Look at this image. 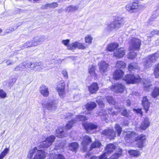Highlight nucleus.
<instances>
[{
	"label": "nucleus",
	"instance_id": "f257e3e1",
	"mask_svg": "<svg viewBox=\"0 0 159 159\" xmlns=\"http://www.w3.org/2000/svg\"><path fill=\"white\" fill-rule=\"evenodd\" d=\"M125 138L126 142L127 143H132L134 140L137 142L138 147L142 148L143 146L146 137L143 134L138 136L137 134L134 132H129L126 134Z\"/></svg>",
	"mask_w": 159,
	"mask_h": 159
},
{
	"label": "nucleus",
	"instance_id": "f03ea898",
	"mask_svg": "<svg viewBox=\"0 0 159 159\" xmlns=\"http://www.w3.org/2000/svg\"><path fill=\"white\" fill-rule=\"evenodd\" d=\"M124 80L128 84H137L141 80L144 90L148 91L150 90L149 88L151 86L150 83L145 80H141L139 75L135 76L133 74L126 75L124 77Z\"/></svg>",
	"mask_w": 159,
	"mask_h": 159
},
{
	"label": "nucleus",
	"instance_id": "7ed1b4c3",
	"mask_svg": "<svg viewBox=\"0 0 159 159\" xmlns=\"http://www.w3.org/2000/svg\"><path fill=\"white\" fill-rule=\"evenodd\" d=\"M116 148V147L112 144H109L106 147L105 152L99 157H96L92 155L91 154L88 153L85 156L86 158L89 159H108L107 155L112 153Z\"/></svg>",
	"mask_w": 159,
	"mask_h": 159
},
{
	"label": "nucleus",
	"instance_id": "20e7f679",
	"mask_svg": "<svg viewBox=\"0 0 159 159\" xmlns=\"http://www.w3.org/2000/svg\"><path fill=\"white\" fill-rule=\"evenodd\" d=\"M33 156V159H44L46 157V153L44 151L39 150L37 147H35L29 151L27 159H32Z\"/></svg>",
	"mask_w": 159,
	"mask_h": 159
},
{
	"label": "nucleus",
	"instance_id": "39448f33",
	"mask_svg": "<svg viewBox=\"0 0 159 159\" xmlns=\"http://www.w3.org/2000/svg\"><path fill=\"white\" fill-rule=\"evenodd\" d=\"M124 24L123 18L119 17H116L113 21L107 25V29L111 31L114 30H117Z\"/></svg>",
	"mask_w": 159,
	"mask_h": 159
},
{
	"label": "nucleus",
	"instance_id": "423d86ee",
	"mask_svg": "<svg viewBox=\"0 0 159 159\" xmlns=\"http://www.w3.org/2000/svg\"><path fill=\"white\" fill-rule=\"evenodd\" d=\"M129 49L138 51L140 49L141 41L138 39L130 37L129 39Z\"/></svg>",
	"mask_w": 159,
	"mask_h": 159
},
{
	"label": "nucleus",
	"instance_id": "0eeeda50",
	"mask_svg": "<svg viewBox=\"0 0 159 159\" xmlns=\"http://www.w3.org/2000/svg\"><path fill=\"white\" fill-rule=\"evenodd\" d=\"M144 7V5L133 2L129 3L126 6V9L130 13H132L138 11L143 9Z\"/></svg>",
	"mask_w": 159,
	"mask_h": 159
},
{
	"label": "nucleus",
	"instance_id": "6e6552de",
	"mask_svg": "<svg viewBox=\"0 0 159 159\" xmlns=\"http://www.w3.org/2000/svg\"><path fill=\"white\" fill-rule=\"evenodd\" d=\"M99 70L102 75L105 74L109 69V65L106 61H102L98 63Z\"/></svg>",
	"mask_w": 159,
	"mask_h": 159
},
{
	"label": "nucleus",
	"instance_id": "1a4fd4ad",
	"mask_svg": "<svg viewBox=\"0 0 159 159\" xmlns=\"http://www.w3.org/2000/svg\"><path fill=\"white\" fill-rule=\"evenodd\" d=\"M65 88V84L64 82H62L58 84L56 88L61 98H63L65 96L66 94Z\"/></svg>",
	"mask_w": 159,
	"mask_h": 159
},
{
	"label": "nucleus",
	"instance_id": "9d476101",
	"mask_svg": "<svg viewBox=\"0 0 159 159\" xmlns=\"http://www.w3.org/2000/svg\"><path fill=\"white\" fill-rule=\"evenodd\" d=\"M87 118L85 116L79 115L77 116L75 118V120L69 121L68 123L66 124V128L69 129H70L72 126L73 124L75 123L76 121H79L80 120H87Z\"/></svg>",
	"mask_w": 159,
	"mask_h": 159
},
{
	"label": "nucleus",
	"instance_id": "9b49d317",
	"mask_svg": "<svg viewBox=\"0 0 159 159\" xmlns=\"http://www.w3.org/2000/svg\"><path fill=\"white\" fill-rule=\"evenodd\" d=\"M87 46H85L83 43L78 42H75L70 44V45L67 47V49L73 50L76 48L79 49H84Z\"/></svg>",
	"mask_w": 159,
	"mask_h": 159
},
{
	"label": "nucleus",
	"instance_id": "f8f14e48",
	"mask_svg": "<svg viewBox=\"0 0 159 159\" xmlns=\"http://www.w3.org/2000/svg\"><path fill=\"white\" fill-rule=\"evenodd\" d=\"M83 138L82 145L83 146V149L84 151H86L87 150V148L89 144L92 142L91 138L87 135L84 136Z\"/></svg>",
	"mask_w": 159,
	"mask_h": 159
},
{
	"label": "nucleus",
	"instance_id": "ddd939ff",
	"mask_svg": "<svg viewBox=\"0 0 159 159\" xmlns=\"http://www.w3.org/2000/svg\"><path fill=\"white\" fill-rule=\"evenodd\" d=\"M125 89V86L120 83H117L113 85L111 88V89L116 92H122Z\"/></svg>",
	"mask_w": 159,
	"mask_h": 159
},
{
	"label": "nucleus",
	"instance_id": "4468645a",
	"mask_svg": "<svg viewBox=\"0 0 159 159\" xmlns=\"http://www.w3.org/2000/svg\"><path fill=\"white\" fill-rule=\"evenodd\" d=\"M124 106L121 105L116 106L115 104V107L119 110L122 115L128 117L129 116V111H127L126 109L123 108Z\"/></svg>",
	"mask_w": 159,
	"mask_h": 159
},
{
	"label": "nucleus",
	"instance_id": "2eb2a0df",
	"mask_svg": "<svg viewBox=\"0 0 159 159\" xmlns=\"http://www.w3.org/2000/svg\"><path fill=\"white\" fill-rule=\"evenodd\" d=\"M40 93L44 97H48L49 94L48 88L44 85H41L39 89Z\"/></svg>",
	"mask_w": 159,
	"mask_h": 159
},
{
	"label": "nucleus",
	"instance_id": "dca6fc26",
	"mask_svg": "<svg viewBox=\"0 0 159 159\" xmlns=\"http://www.w3.org/2000/svg\"><path fill=\"white\" fill-rule=\"evenodd\" d=\"M102 134L107 136L111 139H114L115 137V133L113 129H105L102 132Z\"/></svg>",
	"mask_w": 159,
	"mask_h": 159
},
{
	"label": "nucleus",
	"instance_id": "f3484780",
	"mask_svg": "<svg viewBox=\"0 0 159 159\" xmlns=\"http://www.w3.org/2000/svg\"><path fill=\"white\" fill-rule=\"evenodd\" d=\"M125 51L124 48H120L116 50L114 53V55L116 57L122 58L125 54Z\"/></svg>",
	"mask_w": 159,
	"mask_h": 159
},
{
	"label": "nucleus",
	"instance_id": "a211bd4d",
	"mask_svg": "<svg viewBox=\"0 0 159 159\" xmlns=\"http://www.w3.org/2000/svg\"><path fill=\"white\" fill-rule=\"evenodd\" d=\"M88 89L90 93L94 94L96 93L98 90L99 87L97 83H93L88 87Z\"/></svg>",
	"mask_w": 159,
	"mask_h": 159
},
{
	"label": "nucleus",
	"instance_id": "6ab92c4d",
	"mask_svg": "<svg viewBox=\"0 0 159 159\" xmlns=\"http://www.w3.org/2000/svg\"><path fill=\"white\" fill-rule=\"evenodd\" d=\"M150 121L149 119L147 118H145L142 122L140 127V130H145L150 126Z\"/></svg>",
	"mask_w": 159,
	"mask_h": 159
},
{
	"label": "nucleus",
	"instance_id": "aec40b11",
	"mask_svg": "<svg viewBox=\"0 0 159 159\" xmlns=\"http://www.w3.org/2000/svg\"><path fill=\"white\" fill-rule=\"evenodd\" d=\"M142 104L145 112L147 113L149 110V108L150 107V103L149 102L146 96H145L143 97L142 100Z\"/></svg>",
	"mask_w": 159,
	"mask_h": 159
},
{
	"label": "nucleus",
	"instance_id": "412c9836",
	"mask_svg": "<svg viewBox=\"0 0 159 159\" xmlns=\"http://www.w3.org/2000/svg\"><path fill=\"white\" fill-rule=\"evenodd\" d=\"M79 144L76 142L69 143L68 147L69 150L76 152L79 148Z\"/></svg>",
	"mask_w": 159,
	"mask_h": 159
},
{
	"label": "nucleus",
	"instance_id": "4be33fe9",
	"mask_svg": "<svg viewBox=\"0 0 159 159\" xmlns=\"http://www.w3.org/2000/svg\"><path fill=\"white\" fill-rule=\"evenodd\" d=\"M124 75L123 71L121 70H116L113 74V78L116 80L122 78Z\"/></svg>",
	"mask_w": 159,
	"mask_h": 159
},
{
	"label": "nucleus",
	"instance_id": "5701e85b",
	"mask_svg": "<svg viewBox=\"0 0 159 159\" xmlns=\"http://www.w3.org/2000/svg\"><path fill=\"white\" fill-rule=\"evenodd\" d=\"M83 125L88 132L89 133V130L96 129L97 128V125L92 123H87L86 122H84Z\"/></svg>",
	"mask_w": 159,
	"mask_h": 159
},
{
	"label": "nucleus",
	"instance_id": "b1692460",
	"mask_svg": "<svg viewBox=\"0 0 159 159\" xmlns=\"http://www.w3.org/2000/svg\"><path fill=\"white\" fill-rule=\"evenodd\" d=\"M96 68L95 66H90L89 67V72L92 78L94 79L97 78V75L95 72Z\"/></svg>",
	"mask_w": 159,
	"mask_h": 159
},
{
	"label": "nucleus",
	"instance_id": "393cba45",
	"mask_svg": "<svg viewBox=\"0 0 159 159\" xmlns=\"http://www.w3.org/2000/svg\"><path fill=\"white\" fill-rule=\"evenodd\" d=\"M122 149L120 148H118L116 153L111 156L109 159H117L119 157L122 156Z\"/></svg>",
	"mask_w": 159,
	"mask_h": 159
},
{
	"label": "nucleus",
	"instance_id": "a878e982",
	"mask_svg": "<svg viewBox=\"0 0 159 159\" xmlns=\"http://www.w3.org/2000/svg\"><path fill=\"white\" fill-rule=\"evenodd\" d=\"M118 46L119 45L116 43H111L107 46L106 50L108 51L112 52L115 48H117Z\"/></svg>",
	"mask_w": 159,
	"mask_h": 159
},
{
	"label": "nucleus",
	"instance_id": "bb28decb",
	"mask_svg": "<svg viewBox=\"0 0 159 159\" xmlns=\"http://www.w3.org/2000/svg\"><path fill=\"white\" fill-rule=\"evenodd\" d=\"M32 41L34 45L35 46L40 44L41 42L43 41V40L42 38L37 37L34 38Z\"/></svg>",
	"mask_w": 159,
	"mask_h": 159
},
{
	"label": "nucleus",
	"instance_id": "cd10ccee",
	"mask_svg": "<svg viewBox=\"0 0 159 159\" xmlns=\"http://www.w3.org/2000/svg\"><path fill=\"white\" fill-rule=\"evenodd\" d=\"M159 56V54L158 53H155L148 56L147 57L148 60H149L152 62H154L157 60Z\"/></svg>",
	"mask_w": 159,
	"mask_h": 159
},
{
	"label": "nucleus",
	"instance_id": "c85d7f7f",
	"mask_svg": "<svg viewBox=\"0 0 159 159\" xmlns=\"http://www.w3.org/2000/svg\"><path fill=\"white\" fill-rule=\"evenodd\" d=\"M129 52L128 55V58L131 60H133L136 57L137 53L134 51V50L129 49Z\"/></svg>",
	"mask_w": 159,
	"mask_h": 159
},
{
	"label": "nucleus",
	"instance_id": "c756f323",
	"mask_svg": "<svg viewBox=\"0 0 159 159\" xmlns=\"http://www.w3.org/2000/svg\"><path fill=\"white\" fill-rule=\"evenodd\" d=\"M139 66L136 63H131L129 64L128 69L129 71L134 70L135 69H138Z\"/></svg>",
	"mask_w": 159,
	"mask_h": 159
},
{
	"label": "nucleus",
	"instance_id": "7c9ffc66",
	"mask_svg": "<svg viewBox=\"0 0 159 159\" xmlns=\"http://www.w3.org/2000/svg\"><path fill=\"white\" fill-rule=\"evenodd\" d=\"M58 100L56 99H52L50 101V110L52 111L55 110L56 109Z\"/></svg>",
	"mask_w": 159,
	"mask_h": 159
},
{
	"label": "nucleus",
	"instance_id": "2f4dec72",
	"mask_svg": "<svg viewBox=\"0 0 159 159\" xmlns=\"http://www.w3.org/2000/svg\"><path fill=\"white\" fill-rule=\"evenodd\" d=\"M96 106V104L94 102H88L86 105V108L88 110H91Z\"/></svg>",
	"mask_w": 159,
	"mask_h": 159
},
{
	"label": "nucleus",
	"instance_id": "473e14b6",
	"mask_svg": "<svg viewBox=\"0 0 159 159\" xmlns=\"http://www.w3.org/2000/svg\"><path fill=\"white\" fill-rule=\"evenodd\" d=\"M126 66V63L124 62L118 61L116 62L115 66L118 68L124 69L125 67Z\"/></svg>",
	"mask_w": 159,
	"mask_h": 159
},
{
	"label": "nucleus",
	"instance_id": "72a5a7b5",
	"mask_svg": "<svg viewBox=\"0 0 159 159\" xmlns=\"http://www.w3.org/2000/svg\"><path fill=\"white\" fill-rule=\"evenodd\" d=\"M102 144L99 141H96L93 143L90 147V151L92 150L93 149L96 148H99Z\"/></svg>",
	"mask_w": 159,
	"mask_h": 159
},
{
	"label": "nucleus",
	"instance_id": "f704fd0d",
	"mask_svg": "<svg viewBox=\"0 0 159 159\" xmlns=\"http://www.w3.org/2000/svg\"><path fill=\"white\" fill-rule=\"evenodd\" d=\"M79 7L76 6L71 5L67 7L65 9L66 12H73L74 11L77 10Z\"/></svg>",
	"mask_w": 159,
	"mask_h": 159
},
{
	"label": "nucleus",
	"instance_id": "c9c22d12",
	"mask_svg": "<svg viewBox=\"0 0 159 159\" xmlns=\"http://www.w3.org/2000/svg\"><path fill=\"white\" fill-rule=\"evenodd\" d=\"M42 105L43 107L49 110L50 107V100L48 99H45L43 101Z\"/></svg>",
	"mask_w": 159,
	"mask_h": 159
},
{
	"label": "nucleus",
	"instance_id": "e433bc0d",
	"mask_svg": "<svg viewBox=\"0 0 159 159\" xmlns=\"http://www.w3.org/2000/svg\"><path fill=\"white\" fill-rule=\"evenodd\" d=\"M26 66V64L24 63H21L17 66L15 68H14L13 70L14 71H22L23 69H24Z\"/></svg>",
	"mask_w": 159,
	"mask_h": 159
},
{
	"label": "nucleus",
	"instance_id": "4c0bfd02",
	"mask_svg": "<svg viewBox=\"0 0 159 159\" xmlns=\"http://www.w3.org/2000/svg\"><path fill=\"white\" fill-rule=\"evenodd\" d=\"M50 144V139L48 138L46 139L42 143L40 144V146L43 148H47L49 147Z\"/></svg>",
	"mask_w": 159,
	"mask_h": 159
},
{
	"label": "nucleus",
	"instance_id": "58836bf2",
	"mask_svg": "<svg viewBox=\"0 0 159 159\" xmlns=\"http://www.w3.org/2000/svg\"><path fill=\"white\" fill-rule=\"evenodd\" d=\"M56 135L59 138H62L64 136L63 131L62 129H57L56 131Z\"/></svg>",
	"mask_w": 159,
	"mask_h": 159
},
{
	"label": "nucleus",
	"instance_id": "ea45409f",
	"mask_svg": "<svg viewBox=\"0 0 159 159\" xmlns=\"http://www.w3.org/2000/svg\"><path fill=\"white\" fill-rule=\"evenodd\" d=\"M159 95V88L155 87L152 93V96L155 98Z\"/></svg>",
	"mask_w": 159,
	"mask_h": 159
},
{
	"label": "nucleus",
	"instance_id": "a19ab883",
	"mask_svg": "<svg viewBox=\"0 0 159 159\" xmlns=\"http://www.w3.org/2000/svg\"><path fill=\"white\" fill-rule=\"evenodd\" d=\"M152 63V62L146 57L144 62V67L146 69L150 67L151 66Z\"/></svg>",
	"mask_w": 159,
	"mask_h": 159
},
{
	"label": "nucleus",
	"instance_id": "79ce46f5",
	"mask_svg": "<svg viewBox=\"0 0 159 159\" xmlns=\"http://www.w3.org/2000/svg\"><path fill=\"white\" fill-rule=\"evenodd\" d=\"M102 115L101 116V119L102 120L105 121L106 122H108V116L107 114V113L105 110H102Z\"/></svg>",
	"mask_w": 159,
	"mask_h": 159
},
{
	"label": "nucleus",
	"instance_id": "37998d69",
	"mask_svg": "<svg viewBox=\"0 0 159 159\" xmlns=\"http://www.w3.org/2000/svg\"><path fill=\"white\" fill-rule=\"evenodd\" d=\"M129 153L134 156L137 157L140 154L139 151L135 150H131L128 151Z\"/></svg>",
	"mask_w": 159,
	"mask_h": 159
},
{
	"label": "nucleus",
	"instance_id": "c03bdc74",
	"mask_svg": "<svg viewBox=\"0 0 159 159\" xmlns=\"http://www.w3.org/2000/svg\"><path fill=\"white\" fill-rule=\"evenodd\" d=\"M9 148H6L2 152L0 155V159H2L9 152Z\"/></svg>",
	"mask_w": 159,
	"mask_h": 159
},
{
	"label": "nucleus",
	"instance_id": "a18cd8bd",
	"mask_svg": "<svg viewBox=\"0 0 159 159\" xmlns=\"http://www.w3.org/2000/svg\"><path fill=\"white\" fill-rule=\"evenodd\" d=\"M106 99L107 102L109 104L114 105L116 103L115 100L112 97L107 96L106 97Z\"/></svg>",
	"mask_w": 159,
	"mask_h": 159
},
{
	"label": "nucleus",
	"instance_id": "49530a36",
	"mask_svg": "<svg viewBox=\"0 0 159 159\" xmlns=\"http://www.w3.org/2000/svg\"><path fill=\"white\" fill-rule=\"evenodd\" d=\"M32 46H34L32 41H29L26 42L23 45V47L25 48H28Z\"/></svg>",
	"mask_w": 159,
	"mask_h": 159
},
{
	"label": "nucleus",
	"instance_id": "de8ad7c7",
	"mask_svg": "<svg viewBox=\"0 0 159 159\" xmlns=\"http://www.w3.org/2000/svg\"><path fill=\"white\" fill-rule=\"evenodd\" d=\"M61 141L59 140L57 143H55V147L54 148V149L55 150H57L61 148H62L63 146L61 143Z\"/></svg>",
	"mask_w": 159,
	"mask_h": 159
},
{
	"label": "nucleus",
	"instance_id": "09e8293b",
	"mask_svg": "<svg viewBox=\"0 0 159 159\" xmlns=\"http://www.w3.org/2000/svg\"><path fill=\"white\" fill-rule=\"evenodd\" d=\"M115 128L117 133V135L120 136L121 133L122 128L118 124H116L115 125Z\"/></svg>",
	"mask_w": 159,
	"mask_h": 159
},
{
	"label": "nucleus",
	"instance_id": "8fccbe9b",
	"mask_svg": "<svg viewBox=\"0 0 159 159\" xmlns=\"http://www.w3.org/2000/svg\"><path fill=\"white\" fill-rule=\"evenodd\" d=\"M103 98L100 97L99 98H98L96 101L97 102L101 107H102L104 106V104L103 103Z\"/></svg>",
	"mask_w": 159,
	"mask_h": 159
},
{
	"label": "nucleus",
	"instance_id": "3c124183",
	"mask_svg": "<svg viewBox=\"0 0 159 159\" xmlns=\"http://www.w3.org/2000/svg\"><path fill=\"white\" fill-rule=\"evenodd\" d=\"M154 73L156 78H157L159 77V64H158L155 68Z\"/></svg>",
	"mask_w": 159,
	"mask_h": 159
},
{
	"label": "nucleus",
	"instance_id": "603ef678",
	"mask_svg": "<svg viewBox=\"0 0 159 159\" xmlns=\"http://www.w3.org/2000/svg\"><path fill=\"white\" fill-rule=\"evenodd\" d=\"M93 39L92 38L90 35H88L85 38V42L86 43H91L92 40Z\"/></svg>",
	"mask_w": 159,
	"mask_h": 159
},
{
	"label": "nucleus",
	"instance_id": "864d4df0",
	"mask_svg": "<svg viewBox=\"0 0 159 159\" xmlns=\"http://www.w3.org/2000/svg\"><path fill=\"white\" fill-rule=\"evenodd\" d=\"M7 96L6 93L2 90H0V98H5Z\"/></svg>",
	"mask_w": 159,
	"mask_h": 159
},
{
	"label": "nucleus",
	"instance_id": "5fc2aeb1",
	"mask_svg": "<svg viewBox=\"0 0 159 159\" xmlns=\"http://www.w3.org/2000/svg\"><path fill=\"white\" fill-rule=\"evenodd\" d=\"M70 42L69 39L64 40L62 41V43L65 46L67 47H67L70 45V44H69V43Z\"/></svg>",
	"mask_w": 159,
	"mask_h": 159
},
{
	"label": "nucleus",
	"instance_id": "6e6d98bb",
	"mask_svg": "<svg viewBox=\"0 0 159 159\" xmlns=\"http://www.w3.org/2000/svg\"><path fill=\"white\" fill-rule=\"evenodd\" d=\"M107 110L109 113L111 114L112 115H115L117 114V112L113 111V109L111 108L108 109Z\"/></svg>",
	"mask_w": 159,
	"mask_h": 159
},
{
	"label": "nucleus",
	"instance_id": "4d7b16f0",
	"mask_svg": "<svg viewBox=\"0 0 159 159\" xmlns=\"http://www.w3.org/2000/svg\"><path fill=\"white\" fill-rule=\"evenodd\" d=\"M159 34V31L157 30H154L151 32V35L149 36L150 37L154 35L155 34L158 35Z\"/></svg>",
	"mask_w": 159,
	"mask_h": 159
},
{
	"label": "nucleus",
	"instance_id": "13d9d810",
	"mask_svg": "<svg viewBox=\"0 0 159 159\" xmlns=\"http://www.w3.org/2000/svg\"><path fill=\"white\" fill-rule=\"evenodd\" d=\"M55 158H56V159H65L64 156L60 154H59L58 155H56L55 157ZM51 159H53V158H52ZM54 159H55V158Z\"/></svg>",
	"mask_w": 159,
	"mask_h": 159
},
{
	"label": "nucleus",
	"instance_id": "bf43d9fd",
	"mask_svg": "<svg viewBox=\"0 0 159 159\" xmlns=\"http://www.w3.org/2000/svg\"><path fill=\"white\" fill-rule=\"evenodd\" d=\"M62 73L64 77L66 78L67 79L68 78V73L66 70H64L62 72Z\"/></svg>",
	"mask_w": 159,
	"mask_h": 159
},
{
	"label": "nucleus",
	"instance_id": "052dcab7",
	"mask_svg": "<svg viewBox=\"0 0 159 159\" xmlns=\"http://www.w3.org/2000/svg\"><path fill=\"white\" fill-rule=\"evenodd\" d=\"M57 6L58 4L56 2H54L50 4V8H54L57 7Z\"/></svg>",
	"mask_w": 159,
	"mask_h": 159
},
{
	"label": "nucleus",
	"instance_id": "680f3d73",
	"mask_svg": "<svg viewBox=\"0 0 159 159\" xmlns=\"http://www.w3.org/2000/svg\"><path fill=\"white\" fill-rule=\"evenodd\" d=\"M34 67L36 68L37 69H39V68H40L41 67V66L39 64V63L37 64H34Z\"/></svg>",
	"mask_w": 159,
	"mask_h": 159
},
{
	"label": "nucleus",
	"instance_id": "e2e57ef3",
	"mask_svg": "<svg viewBox=\"0 0 159 159\" xmlns=\"http://www.w3.org/2000/svg\"><path fill=\"white\" fill-rule=\"evenodd\" d=\"M55 137L54 136H53V135L50 136V143L52 142H53L54 141V140L55 139Z\"/></svg>",
	"mask_w": 159,
	"mask_h": 159
},
{
	"label": "nucleus",
	"instance_id": "0e129e2a",
	"mask_svg": "<svg viewBox=\"0 0 159 159\" xmlns=\"http://www.w3.org/2000/svg\"><path fill=\"white\" fill-rule=\"evenodd\" d=\"M136 112L137 113L140 114L141 115L142 114V110L141 109H136Z\"/></svg>",
	"mask_w": 159,
	"mask_h": 159
},
{
	"label": "nucleus",
	"instance_id": "69168bd1",
	"mask_svg": "<svg viewBox=\"0 0 159 159\" xmlns=\"http://www.w3.org/2000/svg\"><path fill=\"white\" fill-rule=\"evenodd\" d=\"M126 102L127 103L126 105H127L128 106H130L131 105V102L129 100H127L126 101Z\"/></svg>",
	"mask_w": 159,
	"mask_h": 159
},
{
	"label": "nucleus",
	"instance_id": "338daca9",
	"mask_svg": "<svg viewBox=\"0 0 159 159\" xmlns=\"http://www.w3.org/2000/svg\"><path fill=\"white\" fill-rule=\"evenodd\" d=\"M6 63L7 65H11L12 64V62L11 61H10L9 60H7L6 61Z\"/></svg>",
	"mask_w": 159,
	"mask_h": 159
},
{
	"label": "nucleus",
	"instance_id": "774afa93",
	"mask_svg": "<svg viewBox=\"0 0 159 159\" xmlns=\"http://www.w3.org/2000/svg\"><path fill=\"white\" fill-rule=\"evenodd\" d=\"M32 65V63L31 62H30L29 63H28V66H31Z\"/></svg>",
	"mask_w": 159,
	"mask_h": 159
}]
</instances>
